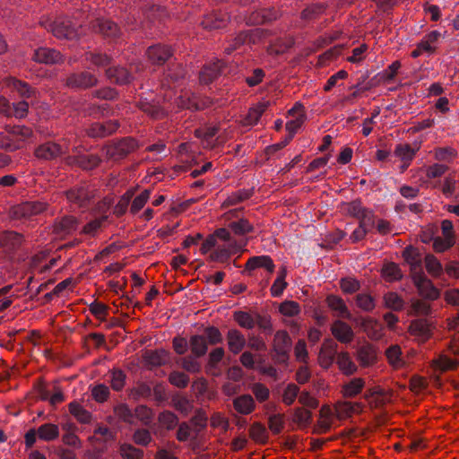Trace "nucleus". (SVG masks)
Here are the masks:
<instances>
[{"label": "nucleus", "instance_id": "1", "mask_svg": "<svg viewBox=\"0 0 459 459\" xmlns=\"http://www.w3.org/2000/svg\"><path fill=\"white\" fill-rule=\"evenodd\" d=\"M39 24L58 39L74 40L80 36L79 26L65 16L56 17L55 20L41 17Z\"/></svg>", "mask_w": 459, "mask_h": 459}, {"label": "nucleus", "instance_id": "2", "mask_svg": "<svg viewBox=\"0 0 459 459\" xmlns=\"http://www.w3.org/2000/svg\"><path fill=\"white\" fill-rule=\"evenodd\" d=\"M265 36L264 30L259 28L241 30L235 36H231L224 47V53L231 55L241 48L251 47L257 44Z\"/></svg>", "mask_w": 459, "mask_h": 459}, {"label": "nucleus", "instance_id": "3", "mask_svg": "<svg viewBox=\"0 0 459 459\" xmlns=\"http://www.w3.org/2000/svg\"><path fill=\"white\" fill-rule=\"evenodd\" d=\"M138 148V143L132 137L113 141L103 146L102 151L108 160L117 161L125 159Z\"/></svg>", "mask_w": 459, "mask_h": 459}, {"label": "nucleus", "instance_id": "4", "mask_svg": "<svg viewBox=\"0 0 459 459\" xmlns=\"http://www.w3.org/2000/svg\"><path fill=\"white\" fill-rule=\"evenodd\" d=\"M64 84L74 91H88L99 84V78L89 71H76L67 74Z\"/></svg>", "mask_w": 459, "mask_h": 459}, {"label": "nucleus", "instance_id": "5", "mask_svg": "<svg viewBox=\"0 0 459 459\" xmlns=\"http://www.w3.org/2000/svg\"><path fill=\"white\" fill-rule=\"evenodd\" d=\"M59 436V428L54 423H44L38 429H30L24 435V444L26 448H31L39 437L42 441L49 442L57 438Z\"/></svg>", "mask_w": 459, "mask_h": 459}, {"label": "nucleus", "instance_id": "6", "mask_svg": "<svg viewBox=\"0 0 459 459\" xmlns=\"http://www.w3.org/2000/svg\"><path fill=\"white\" fill-rule=\"evenodd\" d=\"M291 341L286 331H278L273 339V359L279 364H284L289 359Z\"/></svg>", "mask_w": 459, "mask_h": 459}, {"label": "nucleus", "instance_id": "7", "mask_svg": "<svg viewBox=\"0 0 459 459\" xmlns=\"http://www.w3.org/2000/svg\"><path fill=\"white\" fill-rule=\"evenodd\" d=\"M117 120H108L104 123L92 122L89 124L84 131L85 134L92 139H100L114 134L119 127Z\"/></svg>", "mask_w": 459, "mask_h": 459}, {"label": "nucleus", "instance_id": "8", "mask_svg": "<svg viewBox=\"0 0 459 459\" xmlns=\"http://www.w3.org/2000/svg\"><path fill=\"white\" fill-rule=\"evenodd\" d=\"M65 153L66 147L51 141L39 145L34 152L35 156L43 160H56Z\"/></svg>", "mask_w": 459, "mask_h": 459}, {"label": "nucleus", "instance_id": "9", "mask_svg": "<svg viewBox=\"0 0 459 459\" xmlns=\"http://www.w3.org/2000/svg\"><path fill=\"white\" fill-rule=\"evenodd\" d=\"M146 55L152 65H162L167 62L170 64L173 59V49L167 45L156 44L147 48Z\"/></svg>", "mask_w": 459, "mask_h": 459}, {"label": "nucleus", "instance_id": "10", "mask_svg": "<svg viewBox=\"0 0 459 459\" xmlns=\"http://www.w3.org/2000/svg\"><path fill=\"white\" fill-rule=\"evenodd\" d=\"M93 196V190L87 185L74 186L66 192L67 200L78 207L87 206Z\"/></svg>", "mask_w": 459, "mask_h": 459}, {"label": "nucleus", "instance_id": "11", "mask_svg": "<svg viewBox=\"0 0 459 459\" xmlns=\"http://www.w3.org/2000/svg\"><path fill=\"white\" fill-rule=\"evenodd\" d=\"M412 281L418 289L420 296L425 299L435 300L439 297V290L433 285L423 272L414 273Z\"/></svg>", "mask_w": 459, "mask_h": 459}, {"label": "nucleus", "instance_id": "12", "mask_svg": "<svg viewBox=\"0 0 459 459\" xmlns=\"http://www.w3.org/2000/svg\"><path fill=\"white\" fill-rule=\"evenodd\" d=\"M48 204L40 201L25 202L13 208V216L15 219H29L41 213Z\"/></svg>", "mask_w": 459, "mask_h": 459}, {"label": "nucleus", "instance_id": "13", "mask_svg": "<svg viewBox=\"0 0 459 459\" xmlns=\"http://www.w3.org/2000/svg\"><path fill=\"white\" fill-rule=\"evenodd\" d=\"M94 32L101 34L110 39L118 38L121 34L119 26L113 21L106 18H97L91 22Z\"/></svg>", "mask_w": 459, "mask_h": 459}, {"label": "nucleus", "instance_id": "14", "mask_svg": "<svg viewBox=\"0 0 459 459\" xmlns=\"http://www.w3.org/2000/svg\"><path fill=\"white\" fill-rule=\"evenodd\" d=\"M32 59L39 64L52 65L63 63L64 56L55 48L39 47L34 50Z\"/></svg>", "mask_w": 459, "mask_h": 459}, {"label": "nucleus", "instance_id": "15", "mask_svg": "<svg viewBox=\"0 0 459 459\" xmlns=\"http://www.w3.org/2000/svg\"><path fill=\"white\" fill-rule=\"evenodd\" d=\"M136 106L152 119L159 120L167 116V112L160 106V100L155 99L141 98Z\"/></svg>", "mask_w": 459, "mask_h": 459}, {"label": "nucleus", "instance_id": "16", "mask_svg": "<svg viewBox=\"0 0 459 459\" xmlns=\"http://www.w3.org/2000/svg\"><path fill=\"white\" fill-rule=\"evenodd\" d=\"M245 244L238 243V241H231L230 244H223L217 246L215 250L209 255V259L213 262L224 263L228 259L239 252Z\"/></svg>", "mask_w": 459, "mask_h": 459}, {"label": "nucleus", "instance_id": "17", "mask_svg": "<svg viewBox=\"0 0 459 459\" xmlns=\"http://www.w3.org/2000/svg\"><path fill=\"white\" fill-rule=\"evenodd\" d=\"M433 324L429 318H418L411 322L409 332L420 341H427L432 334Z\"/></svg>", "mask_w": 459, "mask_h": 459}, {"label": "nucleus", "instance_id": "18", "mask_svg": "<svg viewBox=\"0 0 459 459\" xmlns=\"http://www.w3.org/2000/svg\"><path fill=\"white\" fill-rule=\"evenodd\" d=\"M66 162L69 165L78 166L83 170H92L100 164L101 159L97 154H79L69 156Z\"/></svg>", "mask_w": 459, "mask_h": 459}, {"label": "nucleus", "instance_id": "19", "mask_svg": "<svg viewBox=\"0 0 459 459\" xmlns=\"http://www.w3.org/2000/svg\"><path fill=\"white\" fill-rule=\"evenodd\" d=\"M332 334L342 343H350L354 338L352 328L342 320H335L331 326Z\"/></svg>", "mask_w": 459, "mask_h": 459}, {"label": "nucleus", "instance_id": "20", "mask_svg": "<svg viewBox=\"0 0 459 459\" xmlns=\"http://www.w3.org/2000/svg\"><path fill=\"white\" fill-rule=\"evenodd\" d=\"M230 20L226 13H212L204 17L201 25L207 30H213L224 28Z\"/></svg>", "mask_w": 459, "mask_h": 459}, {"label": "nucleus", "instance_id": "21", "mask_svg": "<svg viewBox=\"0 0 459 459\" xmlns=\"http://www.w3.org/2000/svg\"><path fill=\"white\" fill-rule=\"evenodd\" d=\"M279 16V12L274 8L262 9L260 11L253 12L247 18H246V22L251 25L261 24L273 22Z\"/></svg>", "mask_w": 459, "mask_h": 459}, {"label": "nucleus", "instance_id": "22", "mask_svg": "<svg viewBox=\"0 0 459 459\" xmlns=\"http://www.w3.org/2000/svg\"><path fill=\"white\" fill-rule=\"evenodd\" d=\"M107 78L117 84H127L133 80L132 74L123 66L110 65L105 71Z\"/></svg>", "mask_w": 459, "mask_h": 459}, {"label": "nucleus", "instance_id": "23", "mask_svg": "<svg viewBox=\"0 0 459 459\" xmlns=\"http://www.w3.org/2000/svg\"><path fill=\"white\" fill-rule=\"evenodd\" d=\"M326 303L329 308L334 312L336 316L342 317L351 321L354 320L344 300L341 297L335 295H328L326 298Z\"/></svg>", "mask_w": 459, "mask_h": 459}, {"label": "nucleus", "instance_id": "24", "mask_svg": "<svg viewBox=\"0 0 459 459\" xmlns=\"http://www.w3.org/2000/svg\"><path fill=\"white\" fill-rule=\"evenodd\" d=\"M221 68L222 62L220 60L204 65L199 73L200 82L203 84H209L212 82L221 74Z\"/></svg>", "mask_w": 459, "mask_h": 459}, {"label": "nucleus", "instance_id": "25", "mask_svg": "<svg viewBox=\"0 0 459 459\" xmlns=\"http://www.w3.org/2000/svg\"><path fill=\"white\" fill-rule=\"evenodd\" d=\"M234 410L242 415H248L255 409V403L252 395L245 394L235 397L232 400Z\"/></svg>", "mask_w": 459, "mask_h": 459}, {"label": "nucleus", "instance_id": "26", "mask_svg": "<svg viewBox=\"0 0 459 459\" xmlns=\"http://www.w3.org/2000/svg\"><path fill=\"white\" fill-rule=\"evenodd\" d=\"M226 338L229 350L233 354H238L247 345L244 334L238 329H230Z\"/></svg>", "mask_w": 459, "mask_h": 459}, {"label": "nucleus", "instance_id": "27", "mask_svg": "<svg viewBox=\"0 0 459 459\" xmlns=\"http://www.w3.org/2000/svg\"><path fill=\"white\" fill-rule=\"evenodd\" d=\"M23 240L22 235L11 231L4 230L0 232V247L6 251H13L18 248Z\"/></svg>", "mask_w": 459, "mask_h": 459}, {"label": "nucleus", "instance_id": "28", "mask_svg": "<svg viewBox=\"0 0 459 459\" xmlns=\"http://www.w3.org/2000/svg\"><path fill=\"white\" fill-rule=\"evenodd\" d=\"M261 267L265 268L270 273H273L274 270L273 261L268 255H260L250 257L246 264V269L248 271Z\"/></svg>", "mask_w": 459, "mask_h": 459}, {"label": "nucleus", "instance_id": "29", "mask_svg": "<svg viewBox=\"0 0 459 459\" xmlns=\"http://www.w3.org/2000/svg\"><path fill=\"white\" fill-rule=\"evenodd\" d=\"M357 359L363 367H368L374 364L377 360L375 349L369 344L359 347L357 350Z\"/></svg>", "mask_w": 459, "mask_h": 459}, {"label": "nucleus", "instance_id": "30", "mask_svg": "<svg viewBox=\"0 0 459 459\" xmlns=\"http://www.w3.org/2000/svg\"><path fill=\"white\" fill-rule=\"evenodd\" d=\"M77 228V220L73 216H64L55 223V231L60 236L71 234Z\"/></svg>", "mask_w": 459, "mask_h": 459}, {"label": "nucleus", "instance_id": "31", "mask_svg": "<svg viewBox=\"0 0 459 459\" xmlns=\"http://www.w3.org/2000/svg\"><path fill=\"white\" fill-rule=\"evenodd\" d=\"M189 347L193 355L196 358L203 357L208 350V343L204 335L195 334L189 340Z\"/></svg>", "mask_w": 459, "mask_h": 459}, {"label": "nucleus", "instance_id": "32", "mask_svg": "<svg viewBox=\"0 0 459 459\" xmlns=\"http://www.w3.org/2000/svg\"><path fill=\"white\" fill-rule=\"evenodd\" d=\"M9 86L15 90L23 99H30L36 96V90L27 82L15 78H10Z\"/></svg>", "mask_w": 459, "mask_h": 459}, {"label": "nucleus", "instance_id": "33", "mask_svg": "<svg viewBox=\"0 0 459 459\" xmlns=\"http://www.w3.org/2000/svg\"><path fill=\"white\" fill-rule=\"evenodd\" d=\"M144 360L147 364L154 367L164 365L168 359L169 353L165 350H155V351H147L144 353Z\"/></svg>", "mask_w": 459, "mask_h": 459}, {"label": "nucleus", "instance_id": "34", "mask_svg": "<svg viewBox=\"0 0 459 459\" xmlns=\"http://www.w3.org/2000/svg\"><path fill=\"white\" fill-rule=\"evenodd\" d=\"M365 381L360 377L352 378L351 381L343 385L342 394L346 398H352L361 393L364 388Z\"/></svg>", "mask_w": 459, "mask_h": 459}, {"label": "nucleus", "instance_id": "35", "mask_svg": "<svg viewBox=\"0 0 459 459\" xmlns=\"http://www.w3.org/2000/svg\"><path fill=\"white\" fill-rule=\"evenodd\" d=\"M403 257L405 261L411 265V271L414 273L421 271V257L417 249L412 247H408L403 251Z\"/></svg>", "mask_w": 459, "mask_h": 459}, {"label": "nucleus", "instance_id": "36", "mask_svg": "<svg viewBox=\"0 0 459 459\" xmlns=\"http://www.w3.org/2000/svg\"><path fill=\"white\" fill-rule=\"evenodd\" d=\"M335 359L339 368L347 376L354 374L358 369L355 363L350 358L348 352H340Z\"/></svg>", "mask_w": 459, "mask_h": 459}, {"label": "nucleus", "instance_id": "37", "mask_svg": "<svg viewBox=\"0 0 459 459\" xmlns=\"http://www.w3.org/2000/svg\"><path fill=\"white\" fill-rule=\"evenodd\" d=\"M108 376L109 377V382L112 389L114 391H121L126 380V374L120 368H113L108 371Z\"/></svg>", "mask_w": 459, "mask_h": 459}, {"label": "nucleus", "instance_id": "38", "mask_svg": "<svg viewBox=\"0 0 459 459\" xmlns=\"http://www.w3.org/2000/svg\"><path fill=\"white\" fill-rule=\"evenodd\" d=\"M383 300L385 307L394 311L403 310L405 304L403 298L396 292L393 291L385 293L383 297Z\"/></svg>", "mask_w": 459, "mask_h": 459}, {"label": "nucleus", "instance_id": "39", "mask_svg": "<svg viewBox=\"0 0 459 459\" xmlns=\"http://www.w3.org/2000/svg\"><path fill=\"white\" fill-rule=\"evenodd\" d=\"M385 356L390 365L394 368H400L404 365L402 351L398 345H391L388 347L385 351Z\"/></svg>", "mask_w": 459, "mask_h": 459}, {"label": "nucleus", "instance_id": "40", "mask_svg": "<svg viewBox=\"0 0 459 459\" xmlns=\"http://www.w3.org/2000/svg\"><path fill=\"white\" fill-rule=\"evenodd\" d=\"M69 411L81 423H89L91 420V413L76 402L70 403Z\"/></svg>", "mask_w": 459, "mask_h": 459}, {"label": "nucleus", "instance_id": "41", "mask_svg": "<svg viewBox=\"0 0 459 459\" xmlns=\"http://www.w3.org/2000/svg\"><path fill=\"white\" fill-rule=\"evenodd\" d=\"M411 314L415 316H424L425 318L431 317L433 310L429 303L424 300H414L411 303Z\"/></svg>", "mask_w": 459, "mask_h": 459}, {"label": "nucleus", "instance_id": "42", "mask_svg": "<svg viewBox=\"0 0 459 459\" xmlns=\"http://www.w3.org/2000/svg\"><path fill=\"white\" fill-rule=\"evenodd\" d=\"M338 344L331 338L325 340L322 345V354L327 359V365L333 364L335 358L338 356L337 351Z\"/></svg>", "mask_w": 459, "mask_h": 459}, {"label": "nucleus", "instance_id": "43", "mask_svg": "<svg viewBox=\"0 0 459 459\" xmlns=\"http://www.w3.org/2000/svg\"><path fill=\"white\" fill-rule=\"evenodd\" d=\"M158 421L167 430H172L179 424L178 416L170 411L160 412L158 416Z\"/></svg>", "mask_w": 459, "mask_h": 459}, {"label": "nucleus", "instance_id": "44", "mask_svg": "<svg viewBox=\"0 0 459 459\" xmlns=\"http://www.w3.org/2000/svg\"><path fill=\"white\" fill-rule=\"evenodd\" d=\"M234 320L238 325L245 329L251 330L255 326V316H252L249 313L245 311L234 312Z\"/></svg>", "mask_w": 459, "mask_h": 459}, {"label": "nucleus", "instance_id": "45", "mask_svg": "<svg viewBox=\"0 0 459 459\" xmlns=\"http://www.w3.org/2000/svg\"><path fill=\"white\" fill-rule=\"evenodd\" d=\"M20 148V144L16 142L9 133V127L5 132L0 133V149L7 152H14Z\"/></svg>", "mask_w": 459, "mask_h": 459}, {"label": "nucleus", "instance_id": "46", "mask_svg": "<svg viewBox=\"0 0 459 459\" xmlns=\"http://www.w3.org/2000/svg\"><path fill=\"white\" fill-rule=\"evenodd\" d=\"M327 5L325 3H316L303 10L301 18L306 21H312L325 12Z\"/></svg>", "mask_w": 459, "mask_h": 459}, {"label": "nucleus", "instance_id": "47", "mask_svg": "<svg viewBox=\"0 0 459 459\" xmlns=\"http://www.w3.org/2000/svg\"><path fill=\"white\" fill-rule=\"evenodd\" d=\"M119 454L124 459H143V451L134 447L131 444H122L119 446Z\"/></svg>", "mask_w": 459, "mask_h": 459}, {"label": "nucleus", "instance_id": "48", "mask_svg": "<svg viewBox=\"0 0 459 459\" xmlns=\"http://www.w3.org/2000/svg\"><path fill=\"white\" fill-rule=\"evenodd\" d=\"M250 437L255 442L265 443L268 439V433L264 425L255 422L249 429Z\"/></svg>", "mask_w": 459, "mask_h": 459}, {"label": "nucleus", "instance_id": "49", "mask_svg": "<svg viewBox=\"0 0 459 459\" xmlns=\"http://www.w3.org/2000/svg\"><path fill=\"white\" fill-rule=\"evenodd\" d=\"M269 106V102L259 103L258 105L251 108L247 115L246 120L249 125H255L258 123L259 118Z\"/></svg>", "mask_w": 459, "mask_h": 459}, {"label": "nucleus", "instance_id": "50", "mask_svg": "<svg viewBox=\"0 0 459 459\" xmlns=\"http://www.w3.org/2000/svg\"><path fill=\"white\" fill-rule=\"evenodd\" d=\"M229 228L236 235H245L252 232L254 230L253 225L247 219H239L238 221H231L229 224Z\"/></svg>", "mask_w": 459, "mask_h": 459}, {"label": "nucleus", "instance_id": "51", "mask_svg": "<svg viewBox=\"0 0 459 459\" xmlns=\"http://www.w3.org/2000/svg\"><path fill=\"white\" fill-rule=\"evenodd\" d=\"M86 59L97 67H105L112 64V58L102 53H87Z\"/></svg>", "mask_w": 459, "mask_h": 459}, {"label": "nucleus", "instance_id": "52", "mask_svg": "<svg viewBox=\"0 0 459 459\" xmlns=\"http://www.w3.org/2000/svg\"><path fill=\"white\" fill-rule=\"evenodd\" d=\"M356 305L363 311L370 312L375 308L376 301L369 294L359 293L356 296Z\"/></svg>", "mask_w": 459, "mask_h": 459}, {"label": "nucleus", "instance_id": "53", "mask_svg": "<svg viewBox=\"0 0 459 459\" xmlns=\"http://www.w3.org/2000/svg\"><path fill=\"white\" fill-rule=\"evenodd\" d=\"M416 153V150L409 144H397L394 149V155L399 157L403 162L412 160Z\"/></svg>", "mask_w": 459, "mask_h": 459}, {"label": "nucleus", "instance_id": "54", "mask_svg": "<svg viewBox=\"0 0 459 459\" xmlns=\"http://www.w3.org/2000/svg\"><path fill=\"white\" fill-rule=\"evenodd\" d=\"M152 387L143 382L138 383L136 386H134L131 390L130 396L134 400H138L140 398H149L152 396Z\"/></svg>", "mask_w": 459, "mask_h": 459}, {"label": "nucleus", "instance_id": "55", "mask_svg": "<svg viewBox=\"0 0 459 459\" xmlns=\"http://www.w3.org/2000/svg\"><path fill=\"white\" fill-rule=\"evenodd\" d=\"M151 196V190L145 189L139 195H137L132 202L130 212L133 214L137 213L141 209L143 208L147 201Z\"/></svg>", "mask_w": 459, "mask_h": 459}, {"label": "nucleus", "instance_id": "56", "mask_svg": "<svg viewBox=\"0 0 459 459\" xmlns=\"http://www.w3.org/2000/svg\"><path fill=\"white\" fill-rule=\"evenodd\" d=\"M132 438L136 445L142 446H147L152 441V435L146 429H137Z\"/></svg>", "mask_w": 459, "mask_h": 459}, {"label": "nucleus", "instance_id": "57", "mask_svg": "<svg viewBox=\"0 0 459 459\" xmlns=\"http://www.w3.org/2000/svg\"><path fill=\"white\" fill-rule=\"evenodd\" d=\"M118 92L111 87H103L91 92L93 98L104 100H114L117 98Z\"/></svg>", "mask_w": 459, "mask_h": 459}, {"label": "nucleus", "instance_id": "58", "mask_svg": "<svg viewBox=\"0 0 459 459\" xmlns=\"http://www.w3.org/2000/svg\"><path fill=\"white\" fill-rule=\"evenodd\" d=\"M279 311L285 316H294L299 314V304L293 300H286L279 307Z\"/></svg>", "mask_w": 459, "mask_h": 459}, {"label": "nucleus", "instance_id": "59", "mask_svg": "<svg viewBox=\"0 0 459 459\" xmlns=\"http://www.w3.org/2000/svg\"><path fill=\"white\" fill-rule=\"evenodd\" d=\"M383 274L389 281L400 280L403 277L402 271L398 264L394 263H388L384 265L382 269Z\"/></svg>", "mask_w": 459, "mask_h": 459}, {"label": "nucleus", "instance_id": "60", "mask_svg": "<svg viewBox=\"0 0 459 459\" xmlns=\"http://www.w3.org/2000/svg\"><path fill=\"white\" fill-rule=\"evenodd\" d=\"M133 197V193L131 191H127L125 193L117 202V204L114 207V213L117 216H122L126 213L128 209L129 204Z\"/></svg>", "mask_w": 459, "mask_h": 459}, {"label": "nucleus", "instance_id": "61", "mask_svg": "<svg viewBox=\"0 0 459 459\" xmlns=\"http://www.w3.org/2000/svg\"><path fill=\"white\" fill-rule=\"evenodd\" d=\"M8 127L9 133L12 136L19 138L20 141L30 139L33 135L32 130L25 126H13Z\"/></svg>", "mask_w": 459, "mask_h": 459}, {"label": "nucleus", "instance_id": "62", "mask_svg": "<svg viewBox=\"0 0 459 459\" xmlns=\"http://www.w3.org/2000/svg\"><path fill=\"white\" fill-rule=\"evenodd\" d=\"M425 266L427 271L434 276L439 275L443 270L440 262L430 254L425 256Z\"/></svg>", "mask_w": 459, "mask_h": 459}, {"label": "nucleus", "instance_id": "63", "mask_svg": "<svg viewBox=\"0 0 459 459\" xmlns=\"http://www.w3.org/2000/svg\"><path fill=\"white\" fill-rule=\"evenodd\" d=\"M299 393V387L297 385L292 383L289 384L284 389L282 402L288 406L291 405L295 402Z\"/></svg>", "mask_w": 459, "mask_h": 459}, {"label": "nucleus", "instance_id": "64", "mask_svg": "<svg viewBox=\"0 0 459 459\" xmlns=\"http://www.w3.org/2000/svg\"><path fill=\"white\" fill-rule=\"evenodd\" d=\"M208 417L205 412L202 410L195 411V414L191 418V423L194 425V431L198 432L204 429L207 425Z\"/></svg>", "mask_w": 459, "mask_h": 459}]
</instances>
